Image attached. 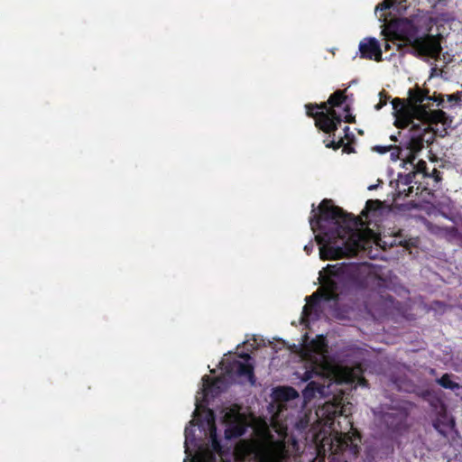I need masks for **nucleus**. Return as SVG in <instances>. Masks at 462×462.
<instances>
[{"instance_id":"obj_17","label":"nucleus","mask_w":462,"mask_h":462,"mask_svg":"<svg viewBox=\"0 0 462 462\" xmlns=\"http://www.w3.org/2000/svg\"><path fill=\"white\" fill-rule=\"evenodd\" d=\"M259 462H279V455L272 448H263L256 453Z\"/></svg>"},{"instance_id":"obj_2","label":"nucleus","mask_w":462,"mask_h":462,"mask_svg":"<svg viewBox=\"0 0 462 462\" xmlns=\"http://www.w3.org/2000/svg\"><path fill=\"white\" fill-rule=\"evenodd\" d=\"M321 287L306 298L303 315L309 316L320 301L337 302L342 297L356 294L369 288L376 280L383 281L377 274L372 273L363 263H339L328 264L319 272Z\"/></svg>"},{"instance_id":"obj_26","label":"nucleus","mask_w":462,"mask_h":462,"mask_svg":"<svg viewBox=\"0 0 462 462\" xmlns=\"http://www.w3.org/2000/svg\"><path fill=\"white\" fill-rule=\"evenodd\" d=\"M342 447L346 446V448L349 447L350 450L354 454H357L359 451V448L356 444H354L350 436H345L342 442L340 443Z\"/></svg>"},{"instance_id":"obj_32","label":"nucleus","mask_w":462,"mask_h":462,"mask_svg":"<svg viewBox=\"0 0 462 462\" xmlns=\"http://www.w3.org/2000/svg\"><path fill=\"white\" fill-rule=\"evenodd\" d=\"M312 375H313V371L312 370H306L303 374V376L301 378V380L303 382H307L309 380H310L312 378Z\"/></svg>"},{"instance_id":"obj_15","label":"nucleus","mask_w":462,"mask_h":462,"mask_svg":"<svg viewBox=\"0 0 462 462\" xmlns=\"http://www.w3.org/2000/svg\"><path fill=\"white\" fill-rule=\"evenodd\" d=\"M337 134H335V136L331 134V136L328 135V138H332L331 140H325V145L327 148H331L333 150H338L339 148L343 147V151L345 152L350 153L354 152V148L351 147L348 143H345L344 137L339 135L337 137V140H336Z\"/></svg>"},{"instance_id":"obj_21","label":"nucleus","mask_w":462,"mask_h":462,"mask_svg":"<svg viewBox=\"0 0 462 462\" xmlns=\"http://www.w3.org/2000/svg\"><path fill=\"white\" fill-rule=\"evenodd\" d=\"M382 201L379 199H368L361 215L367 217L369 213H375L382 208Z\"/></svg>"},{"instance_id":"obj_34","label":"nucleus","mask_w":462,"mask_h":462,"mask_svg":"<svg viewBox=\"0 0 462 462\" xmlns=\"http://www.w3.org/2000/svg\"><path fill=\"white\" fill-rule=\"evenodd\" d=\"M307 424H308V420H300L298 423H297V427L298 428H301V429H305L307 427Z\"/></svg>"},{"instance_id":"obj_7","label":"nucleus","mask_w":462,"mask_h":462,"mask_svg":"<svg viewBox=\"0 0 462 462\" xmlns=\"http://www.w3.org/2000/svg\"><path fill=\"white\" fill-rule=\"evenodd\" d=\"M432 124L422 123V125H413L411 128V137L407 142V149H409L412 159L414 154L420 152L424 147V143H432L434 140Z\"/></svg>"},{"instance_id":"obj_28","label":"nucleus","mask_w":462,"mask_h":462,"mask_svg":"<svg viewBox=\"0 0 462 462\" xmlns=\"http://www.w3.org/2000/svg\"><path fill=\"white\" fill-rule=\"evenodd\" d=\"M446 97H447L448 102H449V103L458 105L461 102V97H460L459 92L451 94V95H447Z\"/></svg>"},{"instance_id":"obj_31","label":"nucleus","mask_w":462,"mask_h":462,"mask_svg":"<svg viewBox=\"0 0 462 462\" xmlns=\"http://www.w3.org/2000/svg\"><path fill=\"white\" fill-rule=\"evenodd\" d=\"M393 151L391 152V156L393 160H396V159H400L401 158V153H402V149H400L399 147L397 146H393V148L391 150Z\"/></svg>"},{"instance_id":"obj_40","label":"nucleus","mask_w":462,"mask_h":462,"mask_svg":"<svg viewBox=\"0 0 462 462\" xmlns=\"http://www.w3.org/2000/svg\"><path fill=\"white\" fill-rule=\"evenodd\" d=\"M391 139L393 140V141H397L396 137L393 136V135L391 136Z\"/></svg>"},{"instance_id":"obj_8","label":"nucleus","mask_w":462,"mask_h":462,"mask_svg":"<svg viewBox=\"0 0 462 462\" xmlns=\"http://www.w3.org/2000/svg\"><path fill=\"white\" fill-rule=\"evenodd\" d=\"M223 422L226 427L225 430L226 439H237L246 431L245 419L237 410L230 409L227 411L223 417Z\"/></svg>"},{"instance_id":"obj_42","label":"nucleus","mask_w":462,"mask_h":462,"mask_svg":"<svg viewBox=\"0 0 462 462\" xmlns=\"http://www.w3.org/2000/svg\"><path fill=\"white\" fill-rule=\"evenodd\" d=\"M236 460H240L239 456L236 457Z\"/></svg>"},{"instance_id":"obj_16","label":"nucleus","mask_w":462,"mask_h":462,"mask_svg":"<svg viewBox=\"0 0 462 462\" xmlns=\"http://www.w3.org/2000/svg\"><path fill=\"white\" fill-rule=\"evenodd\" d=\"M323 390V385L317 382L310 381L302 391L304 402H310L316 396V393H322Z\"/></svg>"},{"instance_id":"obj_20","label":"nucleus","mask_w":462,"mask_h":462,"mask_svg":"<svg viewBox=\"0 0 462 462\" xmlns=\"http://www.w3.org/2000/svg\"><path fill=\"white\" fill-rule=\"evenodd\" d=\"M393 109L394 115H406L411 112V106L409 107L403 99L395 97L392 100Z\"/></svg>"},{"instance_id":"obj_41","label":"nucleus","mask_w":462,"mask_h":462,"mask_svg":"<svg viewBox=\"0 0 462 462\" xmlns=\"http://www.w3.org/2000/svg\"><path fill=\"white\" fill-rule=\"evenodd\" d=\"M402 8V5H401V6H396V9H397L398 11H400Z\"/></svg>"},{"instance_id":"obj_10","label":"nucleus","mask_w":462,"mask_h":462,"mask_svg":"<svg viewBox=\"0 0 462 462\" xmlns=\"http://www.w3.org/2000/svg\"><path fill=\"white\" fill-rule=\"evenodd\" d=\"M225 372L227 375H236L239 378H245L251 383V384L255 383L254 366L251 364L233 360L226 365Z\"/></svg>"},{"instance_id":"obj_22","label":"nucleus","mask_w":462,"mask_h":462,"mask_svg":"<svg viewBox=\"0 0 462 462\" xmlns=\"http://www.w3.org/2000/svg\"><path fill=\"white\" fill-rule=\"evenodd\" d=\"M395 125L398 128H406L413 122V119H416L411 111L406 115H395Z\"/></svg>"},{"instance_id":"obj_3","label":"nucleus","mask_w":462,"mask_h":462,"mask_svg":"<svg viewBox=\"0 0 462 462\" xmlns=\"http://www.w3.org/2000/svg\"><path fill=\"white\" fill-rule=\"evenodd\" d=\"M396 45L402 55L411 54L415 57H430L438 59L442 51L441 36L424 34L419 35L418 28L410 24L405 30L394 32L390 39Z\"/></svg>"},{"instance_id":"obj_1","label":"nucleus","mask_w":462,"mask_h":462,"mask_svg":"<svg viewBox=\"0 0 462 462\" xmlns=\"http://www.w3.org/2000/svg\"><path fill=\"white\" fill-rule=\"evenodd\" d=\"M319 210V215L310 217V224L312 231L318 232L316 241L321 245L320 258L337 260L355 253L359 247L356 231L361 219L328 199L320 202Z\"/></svg>"},{"instance_id":"obj_27","label":"nucleus","mask_w":462,"mask_h":462,"mask_svg":"<svg viewBox=\"0 0 462 462\" xmlns=\"http://www.w3.org/2000/svg\"><path fill=\"white\" fill-rule=\"evenodd\" d=\"M379 96H380V101L379 103L375 106V109L376 110H379L381 109L383 106H384L386 104H387V100L389 98L387 93L384 91V90H382L380 93H379Z\"/></svg>"},{"instance_id":"obj_30","label":"nucleus","mask_w":462,"mask_h":462,"mask_svg":"<svg viewBox=\"0 0 462 462\" xmlns=\"http://www.w3.org/2000/svg\"><path fill=\"white\" fill-rule=\"evenodd\" d=\"M393 148V145L389 146H382V145H376L374 147V150L378 152L381 154L386 153L387 152L391 151Z\"/></svg>"},{"instance_id":"obj_38","label":"nucleus","mask_w":462,"mask_h":462,"mask_svg":"<svg viewBox=\"0 0 462 462\" xmlns=\"http://www.w3.org/2000/svg\"><path fill=\"white\" fill-rule=\"evenodd\" d=\"M312 247H313V245H310V247H309V245H306V246L304 247V249H305V251H307V254H310V250H311V248H312Z\"/></svg>"},{"instance_id":"obj_33","label":"nucleus","mask_w":462,"mask_h":462,"mask_svg":"<svg viewBox=\"0 0 462 462\" xmlns=\"http://www.w3.org/2000/svg\"><path fill=\"white\" fill-rule=\"evenodd\" d=\"M343 131H344V136H343L344 140L345 139H349V135H350V128H349V126H345Z\"/></svg>"},{"instance_id":"obj_24","label":"nucleus","mask_w":462,"mask_h":462,"mask_svg":"<svg viewBox=\"0 0 462 462\" xmlns=\"http://www.w3.org/2000/svg\"><path fill=\"white\" fill-rule=\"evenodd\" d=\"M210 442L211 448L215 452H221L222 446L217 436V428L214 422V419L212 420V423L210 425Z\"/></svg>"},{"instance_id":"obj_23","label":"nucleus","mask_w":462,"mask_h":462,"mask_svg":"<svg viewBox=\"0 0 462 462\" xmlns=\"http://www.w3.org/2000/svg\"><path fill=\"white\" fill-rule=\"evenodd\" d=\"M437 383L445 389L456 390L459 388V384L451 379V375L448 374H443Z\"/></svg>"},{"instance_id":"obj_6","label":"nucleus","mask_w":462,"mask_h":462,"mask_svg":"<svg viewBox=\"0 0 462 462\" xmlns=\"http://www.w3.org/2000/svg\"><path fill=\"white\" fill-rule=\"evenodd\" d=\"M409 415L408 409L402 406H390L385 411L378 412V417L386 430L398 436H402L408 431Z\"/></svg>"},{"instance_id":"obj_25","label":"nucleus","mask_w":462,"mask_h":462,"mask_svg":"<svg viewBox=\"0 0 462 462\" xmlns=\"http://www.w3.org/2000/svg\"><path fill=\"white\" fill-rule=\"evenodd\" d=\"M397 3L401 5V0H383L382 3L376 5L375 12L384 11L392 7H394Z\"/></svg>"},{"instance_id":"obj_39","label":"nucleus","mask_w":462,"mask_h":462,"mask_svg":"<svg viewBox=\"0 0 462 462\" xmlns=\"http://www.w3.org/2000/svg\"><path fill=\"white\" fill-rule=\"evenodd\" d=\"M360 384H366V380H365V379H364V378H362V379L360 380Z\"/></svg>"},{"instance_id":"obj_12","label":"nucleus","mask_w":462,"mask_h":462,"mask_svg":"<svg viewBox=\"0 0 462 462\" xmlns=\"http://www.w3.org/2000/svg\"><path fill=\"white\" fill-rule=\"evenodd\" d=\"M432 425L434 429L443 437L447 438L448 431L455 427V420L444 413H439V416L433 420Z\"/></svg>"},{"instance_id":"obj_14","label":"nucleus","mask_w":462,"mask_h":462,"mask_svg":"<svg viewBox=\"0 0 462 462\" xmlns=\"http://www.w3.org/2000/svg\"><path fill=\"white\" fill-rule=\"evenodd\" d=\"M275 400L280 402H289L299 397L298 392L291 386L277 387L273 391Z\"/></svg>"},{"instance_id":"obj_37","label":"nucleus","mask_w":462,"mask_h":462,"mask_svg":"<svg viewBox=\"0 0 462 462\" xmlns=\"http://www.w3.org/2000/svg\"><path fill=\"white\" fill-rule=\"evenodd\" d=\"M383 47H384V51H389L391 49V45L389 42H385Z\"/></svg>"},{"instance_id":"obj_29","label":"nucleus","mask_w":462,"mask_h":462,"mask_svg":"<svg viewBox=\"0 0 462 462\" xmlns=\"http://www.w3.org/2000/svg\"><path fill=\"white\" fill-rule=\"evenodd\" d=\"M444 97L442 94L438 96L434 94L432 97L430 96L429 101L436 102L438 106H444Z\"/></svg>"},{"instance_id":"obj_13","label":"nucleus","mask_w":462,"mask_h":462,"mask_svg":"<svg viewBox=\"0 0 462 462\" xmlns=\"http://www.w3.org/2000/svg\"><path fill=\"white\" fill-rule=\"evenodd\" d=\"M203 392L206 396L211 395L216 397L222 392L219 383L221 380L219 378L212 379L208 375H204L203 378Z\"/></svg>"},{"instance_id":"obj_18","label":"nucleus","mask_w":462,"mask_h":462,"mask_svg":"<svg viewBox=\"0 0 462 462\" xmlns=\"http://www.w3.org/2000/svg\"><path fill=\"white\" fill-rule=\"evenodd\" d=\"M310 349L318 355H323L328 351V344L323 336H318L310 342Z\"/></svg>"},{"instance_id":"obj_11","label":"nucleus","mask_w":462,"mask_h":462,"mask_svg":"<svg viewBox=\"0 0 462 462\" xmlns=\"http://www.w3.org/2000/svg\"><path fill=\"white\" fill-rule=\"evenodd\" d=\"M344 408L339 406L337 403L327 402L319 410L321 416L324 417L325 423L332 425L335 422L336 418L344 415Z\"/></svg>"},{"instance_id":"obj_4","label":"nucleus","mask_w":462,"mask_h":462,"mask_svg":"<svg viewBox=\"0 0 462 462\" xmlns=\"http://www.w3.org/2000/svg\"><path fill=\"white\" fill-rule=\"evenodd\" d=\"M305 109L306 115L315 120V126L329 136L331 134L335 136V132L343 120L348 124L356 123V116L350 113L349 105H346L344 107V111L346 113L344 118L329 104H327V101L320 104H306Z\"/></svg>"},{"instance_id":"obj_9","label":"nucleus","mask_w":462,"mask_h":462,"mask_svg":"<svg viewBox=\"0 0 462 462\" xmlns=\"http://www.w3.org/2000/svg\"><path fill=\"white\" fill-rule=\"evenodd\" d=\"M360 58L374 60L376 62L383 60V52L379 42L373 37H367L359 42Z\"/></svg>"},{"instance_id":"obj_35","label":"nucleus","mask_w":462,"mask_h":462,"mask_svg":"<svg viewBox=\"0 0 462 462\" xmlns=\"http://www.w3.org/2000/svg\"><path fill=\"white\" fill-rule=\"evenodd\" d=\"M426 168V162L424 161H420L418 163V170L422 171Z\"/></svg>"},{"instance_id":"obj_36","label":"nucleus","mask_w":462,"mask_h":462,"mask_svg":"<svg viewBox=\"0 0 462 462\" xmlns=\"http://www.w3.org/2000/svg\"><path fill=\"white\" fill-rule=\"evenodd\" d=\"M241 357L245 358L246 361L251 359V356L249 354H243Z\"/></svg>"},{"instance_id":"obj_5","label":"nucleus","mask_w":462,"mask_h":462,"mask_svg":"<svg viewBox=\"0 0 462 462\" xmlns=\"http://www.w3.org/2000/svg\"><path fill=\"white\" fill-rule=\"evenodd\" d=\"M430 95L428 89H421L419 87L409 90V102L413 116L421 123L439 124L450 125L452 119L442 110H430L429 104Z\"/></svg>"},{"instance_id":"obj_19","label":"nucleus","mask_w":462,"mask_h":462,"mask_svg":"<svg viewBox=\"0 0 462 462\" xmlns=\"http://www.w3.org/2000/svg\"><path fill=\"white\" fill-rule=\"evenodd\" d=\"M346 90H336L333 94H331L327 100V104H329L330 106H332L334 109L335 107H338L342 106L346 101Z\"/></svg>"}]
</instances>
